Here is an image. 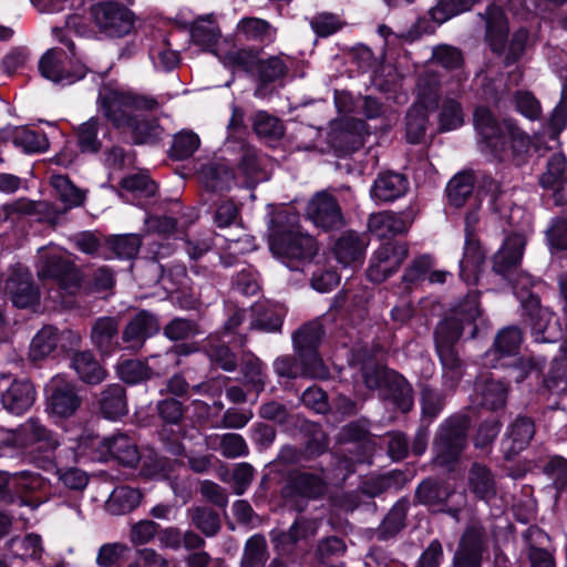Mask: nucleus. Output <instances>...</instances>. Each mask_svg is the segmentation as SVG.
I'll list each match as a JSON object with an SVG mask.
<instances>
[{
  "mask_svg": "<svg viewBox=\"0 0 567 567\" xmlns=\"http://www.w3.org/2000/svg\"><path fill=\"white\" fill-rule=\"evenodd\" d=\"M474 126L496 158L512 161L516 165L525 162L530 138L513 120L498 121L488 109L481 106L474 112Z\"/></svg>",
  "mask_w": 567,
  "mask_h": 567,
  "instance_id": "f257e3e1",
  "label": "nucleus"
},
{
  "mask_svg": "<svg viewBox=\"0 0 567 567\" xmlns=\"http://www.w3.org/2000/svg\"><path fill=\"white\" fill-rule=\"evenodd\" d=\"M97 102L103 115L120 130H125L133 124L137 115L135 112L153 111L158 106L157 100L152 96L109 85L100 90Z\"/></svg>",
  "mask_w": 567,
  "mask_h": 567,
  "instance_id": "f03ea898",
  "label": "nucleus"
},
{
  "mask_svg": "<svg viewBox=\"0 0 567 567\" xmlns=\"http://www.w3.org/2000/svg\"><path fill=\"white\" fill-rule=\"evenodd\" d=\"M78 449L81 454L92 453L93 457L103 461L113 458L127 467L136 466L141 458L135 437L124 432L105 437L92 434L81 436Z\"/></svg>",
  "mask_w": 567,
  "mask_h": 567,
  "instance_id": "7ed1b4c3",
  "label": "nucleus"
},
{
  "mask_svg": "<svg viewBox=\"0 0 567 567\" xmlns=\"http://www.w3.org/2000/svg\"><path fill=\"white\" fill-rule=\"evenodd\" d=\"M89 16L97 31L110 38H122L134 27L132 11L116 1H100L92 4Z\"/></svg>",
  "mask_w": 567,
  "mask_h": 567,
  "instance_id": "20e7f679",
  "label": "nucleus"
},
{
  "mask_svg": "<svg viewBox=\"0 0 567 567\" xmlns=\"http://www.w3.org/2000/svg\"><path fill=\"white\" fill-rule=\"evenodd\" d=\"M466 433L467 421L464 417H453L442 424L433 444L434 463L452 467L466 445Z\"/></svg>",
  "mask_w": 567,
  "mask_h": 567,
  "instance_id": "39448f33",
  "label": "nucleus"
},
{
  "mask_svg": "<svg viewBox=\"0 0 567 567\" xmlns=\"http://www.w3.org/2000/svg\"><path fill=\"white\" fill-rule=\"evenodd\" d=\"M269 245L275 255L287 260H310L318 250L315 238L300 231L298 226L289 229L276 227Z\"/></svg>",
  "mask_w": 567,
  "mask_h": 567,
  "instance_id": "423d86ee",
  "label": "nucleus"
},
{
  "mask_svg": "<svg viewBox=\"0 0 567 567\" xmlns=\"http://www.w3.org/2000/svg\"><path fill=\"white\" fill-rule=\"evenodd\" d=\"M38 275L55 280L69 293H74L82 280L80 270L70 256L58 251H44L40 255Z\"/></svg>",
  "mask_w": 567,
  "mask_h": 567,
  "instance_id": "0eeeda50",
  "label": "nucleus"
},
{
  "mask_svg": "<svg viewBox=\"0 0 567 567\" xmlns=\"http://www.w3.org/2000/svg\"><path fill=\"white\" fill-rule=\"evenodd\" d=\"M409 255L405 243L389 241L374 251L367 276L370 281L381 284L398 271Z\"/></svg>",
  "mask_w": 567,
  "mask_h": 567,
  "instance_id": "6e6552de",
  "label": "nucleus"
},
{
  "mask_svg": "<svg viewBox=\"0 0 567 567\" xmlns=\"http://www.w3.org/2000/svg\"><path fill=\"white\" fill-rule=\"evenodd\" d=\"M462 334V327L456 319H444L435 330V348L443 368L461 375L462 360L455 349V344Z\"/></svg>",
  "mask_w": 567,
  "mask_h": 567,
  "instance_id": "1a4fd4ad",
  "label": "nucleus"
},
{
  "mask_svg": "<svg viewBox=\"0 0 567 567\" xmlns=\"http://www.w3.org/2000/svg\"><path fill=\"white\" fill-rule=\"evenodd\" d=\"M327 491V482L323 474L296 471L289 474L286 484L281 488L285 499L319 498Z\"/></svg>",
  "mask_w": 567,
  "mask_h": 567,
  "instance_id": "9d476101",
  "label": "nucleus"
},
{
  "mask_svg": "<svg viewBox=\"0 0 567 567\" xmlns=\"http://www.w3.org/2000/svg\"><path fill=\"white\" fill-rule=\"evenodd\" d=\"M484 548V528L476 523L468 525L454 555L453 567H481Z\"/></svg>",
  "mask_w": 567,
  "mask_h": 567,
  "instance_id": "9b49d317",
  "label": "nucleus"
},
{
  "mask_svg": "<svg viewBox=\"0 0 567 567\" xmlns=\"http://www.w3.org/2000/svg\"><path fill=\"white\" fill-rule=\"evenodd\" d=\"M49 391L48 409L59 417L73 415L81 405L75 385L60 375L51 380Z\"/></svg>",
  "mask_w": 567,
  "mask_h": 567,
  "instance_id": "f8f14e48",
  "label": "nucleus"
},
{
  "mask_svg": "<svg viewBox=\"0 0 567 567\" xmlns=\"http://www.w3.org/2000/svg\"><path fill=\"white\" fill-rule=\"evenodd\" d=\"M307 216L317 227L324 230L339 228L343 225V217L337 199L324 192L318 193L309 202Z\"/></svg>",
  "mask_w": 567,
  "mask_h": 567,
  "instance_id": "ddd939ff",
  "label": "nucleus"
},
{
  "mask_svg": "<svg viewBox=\"0 0 567 567\" xmlns=\"http://www.w3.org/2000/svg\"><path fill=\"white\" fill-rule=\"evenodd\" d=\"M235 38L239 42L266 47L275 43L277 39V28L265 19L244 17L236 25Z\"/></svg>",
  "mask_w": 567,
  "mask_h": 567,
  "instance_id": "4468645a",
  "label": "nucleus"
},
{
  "mask_svg": "<svg viewBox=\"0 0 567 567\" xmlns=\"http://www.w3.org/2000/svg\"><path fill=\"white\" fill-rule=\"evenodd\" d=\"M526 240L520 234L506 237L504 244L494 255L493 270L503 277H508L520 265Z\"/></svg>",
  "mask_w": 567,
  "mask_h": 567,
  "instance_id": "2eb2a0df",
  "label": "nucleus"
},
{
  "mask_svg": "<svg viewBox=\"0 0 567 567\" xmlns=\"http://www.w3.org/2000/svg\"><path fill=\"white\" fill-rule=\"evenodd\" d=\"M468 492L480 501L491 502L497 496L498 486L495 474L482 463L474 462L466 476Z\"/></svg>",
  "mask_w": 567,
  "mask_h": 567,
  "instance_id": "dca6fc26",
  "label": "nucleus"
},
{
  "mask_svg": "<svg viewBox=\"0 0 567 567\" xmlns=\"http://www.w3.org/2000/svg\"><path fill=\"white\" fill-rule=\"evenodd\" d=\"M293 64L295 60L282 52L268 55L267 58H259L254 75L260 86L280 83L288 76Z\"/></svg>",
  "mask_w": 567,
  "mask_h": 567,
  "instance_id": "f3484780",
  "label": "nucleus"
},
{
  "mask_svg": "<svg viewBox=\"0 0 567 567\" xmlns=\"http://www.w3.org/2000/svg\"><path fill=\"white\" fill-rule=\"evenodd\" d=\"M369 239L355 231L343 233L334 243L333 254L343 266H360L364 259Z\"/></svg>",
  "mask_w": 567,
  "mask_h": 567,
  "instance_id": "a211bd4d",
  "label": "nucleus"
},
{
  "mask_svg": "<svg viewBox=\"0 0 567 567\" xmlns=\"http://www.w3.org/2000/svg\"><path fill=\"white\" fill-rule=\"evenodd\" d=\"M159 331V322L157 318L146 311L141 310L125 327L122 339L132 350H138L143 347L144 341Z\"/></svg>",
  "mask_w": 567,
  "mask_h": 567,
  "instance_id": "6ab92c4d",
  "label": "nucleus"
},
{
  "mask_svg": "<svg viewBox=\"0 0 567 567\" xmlns=\"http://www.w3.org/2000/svg\"><path fill=\"white\" fill-rule=\"evenodd\" d=\"M414 104L429 110H436L441 96V78L439 72L426 64L419 73L415 84Z\"/></svg>",
  "mask_w": 567,
  "mask_h": 567,
  "instance_id": "aec40b11",
  "label": "nucleus"
},
{
  "mask_svg": "<svg viewBox=\"0 0 567 567\" xmlns=\"http://www.w3.org/2000/svg\"><path fill=\"white\" fill-rule=\"evenodd\" d=\"M486 23V41L492 51L501 54L505 50L508 23L503 9L498 6H488L482 14Z\"/></svg>",
  "mask_w": 567,
  "mask_h": 567,
  "instance_id": "412c9836",
  "label": "nucleus"
},
{
  "mask_svg": "<svg viewBox=\"0 0 567 567\" xmlns=\"http://www.w3.org/2000/svg\"><path fill=\"white\" fill-rule=\"evenodd\" d=\"M34 400L35 390L28 380H14L1 395L3 408L8 412L17 415L28 411Z\"/></svg>",
  "mask_w": 567,
  "mask_h": 567,
  "instance_id": "4be33fe9",
  "label": "nucleus"
},
{
  "mask_svg": "<svg viewBox=\"0 0 567 567\" xmlns=\"http://www.w3.org/2000/svg\"><path fill=\"white\" fill-rule=\"evenodd\" d=\"M539 183L544 188L554 189L555 205L566 203L560 194V188L567 183V161L561 153H554L547 161L546 169L540 175Z\"/></svg>",
  "mask_w": 567,
  "mask_h": 567,
  "instance_id": "5701e85b",
  "label": "nucleus"
},
{
  "mask_svg": "<svg viewBox=\"0 0 567 567\" xmlns=\"http://www.w3.org/2000/svg\"><path fill=\"white\" fill-rule=\"evenodd\" d=\"M66 54L61 49H50L40 60L39 70L45 79L52 82H73L83 76V73L73 74L66 66Z\"/></svg>",
  "mask_w": 567,
  "mask_h": 567,
  "instance_id": "b1692460",
  "label": "nucleus"
},
{
  "mask_svg": "<svg viewBox=\"0 0 567 567\" xmlns=\"http://www.w3.org/2000/svg\"><path fill=\"white\" fill-rule=\"evenodd\" d=\"M6 290L10 293L13 305L18 308L32 306L39 297L38 289L32 282L28 271L13 272L6 282Z\"/></svg>",
  "mask_w": 567,
  "mask_h": 567,
  "instance_id": "393cba45",
  "label": "nucleus"
},
{
  "mask_svg": "<svg viewBox=\"0 0 567 567\" xmlns=\"http://www.w3.org/2000/svg\"><path fill=\"white\" fill-rule=\"evenodd\" d=\"M484 261L485 252L478 238H465L464 254L460 262V276L467 285L477 282Z\"/></svg>",
  "mask_w": 567,
  "mask_h": 567,
  "instance_id": "a878e982",
  "label": "nucleus"
},
{
  "mask_svg": "<svg viewBox=\"0 0 567 567\" xmlns=\"http://www.w3.org/2000/svg\"><path fill=\"white\" fill-rule=\"evenodd\" d=\"M120 329V321L114 317L99 318L91 330L92 343L100 350L101 353L110 355L117 348V336Z\"/></svg>",
  "mask_w": 567,
  "mask_h": 567,
  "instance_id": "bb28decb",
  "label": "nucleus"
},
{
  "mask_svg": "<svg viewBox=\"0 0 567 567\" xmlns=\"http://www.w3.org/2000/svg\"><path fill=\"white\" fill-rule=\"evenodd\" d=\"M408 181L404 175L386 172L379 175L372 188V197L380 202H392L405 194Z\"/></svg>",
  "mask_w": 567,
  "mask_h": 567,
  "instance_id": "cd10ccee",
  "label": "nucleus"
},
{
  "mask_svg": "<svg viewBox=\"0 0 567 567\" xmlns=\"http://www.w3.org/2000/svg\"><path fill=\"white\" fill-rule=\"evenodd\" d=\"M410 224L401 214L381 212L372 214L368 220V228L380 238L405 233Z\"/></svg>",
  "mask_w": 567,
  "mask_h": 567,
  "instance_id": "c85d7f7f",
  "label": "nucleus"
},
{
  "mask_svg": "<svg viewBox=\"0 0 567 567\" xmlns=\"http://www.w3.org/2000/svg\"><path fill=\"white\" fill-rule=\"evenodd\" d=\"M19 434L24 445L39 444V447L44 451H54L60 444L53 433L37 419H29L23 423Z\"/></svg>",
  "mask_w": 567,
  "mask_h": 567,
  "instance_id": "c756f323",
  "label": "nucleus"
},
{
  "mask_svg": "<svg viewBox=\"0 0 567 567\" xmlns=\"http://www.w3.org/2000/svg\"><path fill=\"white\" fill-rule=\"evenodd\" d=\"M480 404L492 411L503 409L507 401L509 392L508 383L499 380H486L476 384Z\"/></svg>",
  "mask_w": 567,
  "mask_h": 567,
  "instance_id": "7c9ffc66",
  "label": "nucleus"
},
{
  "mask_svg": "<svg viewBox=\"0 0 567 567\" xmlns=\"http://www.w3.org/2000/svg\"><path fill=\"white\" fill-rule=\"evenodd\" d=\"M190 37L196 45L210 51L219 41L221 31L217 21L212 16H207L198 18L193 22Z\"/></svg>",
  "mask_w": 567,
  "mask_h": 567,
  "instance_id": "2f4dec72",
  "label": "nucleus"
},
{
  "mask_svg": "<svg viewBox=\"0 0 567 567\" xmlns=\"http://www.w3.org/2000/svg\"><path fill=\"white\" fill-rule=\"evenodd\" d=\"M100 409L103 415L116 420L127 413L126 393L121 384L109 385L101 394Z\"/></svg>",
  "mask_w": 567,
  "mask_h": 567,
  "instance_id": "473e14b6",
  "label": "nucleus"
},
{
  "mask_svg": "<svg viewBox=\"0 0 567 567\" xmlns=\"http://www.w3.org/2000/svg\"><path fill=\"white\" fill-rule=\"evenodd\" d=\"M72 367L83 382L89 384H99L106 372L90 351H82L74 354Z\"/></svg>",
  "mask_w": 567,
  "mask_h": 567,
  "instance_id": "72a5a7b5",
  "label": "nucleus"
},
{
  "mask_svg": "<svg viewBox=\"0 0 567 567\" xmlns=\"http://www.w3.org/2000/svg\"><path fill=\"white\" fill-rule=\"evenodd\" d=\"M385 388L394 404L403 412L413 406V391L410 383L398 372L390 371L385 374Z\"/></svg>",
  "mask_w": 567,
  "mask_h": 567,
  "instance_id": "f704fd0d",
  "label": "nucleus"
},
{
  "mask_svg": "<svg viewBox=\"0 0 567 567\" xmlns=\"http://www.w3.org/2000/svg\"><path fill=\"white\" fill-rule=\"evenodd\" d=\"M523 307L530 319L532 329L542 334L543 341H550L553 336L548 332V329L554 315L548 309L543 308L539 299L533 295L524 301Z\"/></svg>",
  "mask_w": 567,
  "mask_h": 567,
  "instance_id": "c9c22d12",
  "label": "nucleus"
},
{
  "mask_svg": "<svg viewBox=\"0 0 567 567\" xmlns=\"http://www.w3.org/2000/svg\"><path fill=\"white\" fill-rule=\"evenodd\" d=\"M522 339V332L516 327H507L501 330L495 337L493 350L488 351L485 355L486 363H493L494 360L489 359L492 355L501 358L516 354Z\"/></svg>",
  "mask_w": 567,
  "mask_h": 567,
  "instance_id": "e433bc0d",
  "label": "nucleus"
},
{
  "mask_svg": "<svg viewBox=\"0 0 567 567\" xmlns=\"http://www.w3.org/2000/svg\"><path fill=\"white\" fill-rule=\"evenodd\" d=\"M528 543V559L529 567H556L554 555L540 547H537L533 542H539L547 538V535L538 527L530 526L524 534Z\"/></svg>",
  "mask_w": 567,
  "mask_h": 567,
  "instance_id": "4c0bfd02",
  "label": "nucleus"
},
{
  "mask_svg": "<svg viewBox=\"0 0 567 567\" xmlns=\"http://www.w3.org/2000/svg\"><path fill=\"white\" fill-rule=\"evenodd\" d=\"M50 185L66 208L80 206L85 199V193L76 187L66 175L52 174Z\"/></svg>",
  "mask_w": 567,
  "mask_h": 567,
  "instance_id": "58836bf2",
  "label": "nucleus"
},
{
  "mask_svg": "<svg viewBox=\"0 0 567 567\" xmlns=\"http://www.w3.org/2000/svg\"><path fill=\"white\" fill-rule=\"evenodd\" d=\"M142 499V493L130 486L116 487L107 503V509L114 515H122L136 508Z\"/></svg>",
  "mask_w": 567,
  "mask_h": 567,
  "instance_id": "ea45409f",
  "label": "nucleus"
},
{
  "mask_svg": "<svg viewBox=\"0 0 567 567\" xmlns=\"http://www.w3.org/2000/svg\"><path fill=\"white\" fill-rule=\"evenodd\" d=\"M12 142L28 154L42 153L49 148V141L44 133L25 126L17 127L13 131Z\"/></svg>",
  "mask_w": 567,
  "mask_h": 567,
  "instance_id": "a19ab883",
  "label": "nucleus"
},
{
  "mask_svg": "<svg viewBox=\"0 0 567 567\" xmlns=\"http://www.w3.org/2000/svg\"><path fill=\"white\" fill-rule=\"evenodd\" d=\"M251 329L262 332H277L281 329L282 317L275 308L265 303H256L251 308Z\"/></svg>",
  "mask_w": 567,
  "mask_h": 567,
  "instance_id": "79ce46f5",
  "label": "nucleus"
},
{
  "mask_svg": "<svg viewBox=\"0 0 567 567\" xmlns=\"http://www.w3.org/2000/svg\"><path fill=\"white\" fill-rule=\"evenodd\" d=\"M318 529L315 520L298 518L291 525L288 532L279 533L274 542L278 547L286 549L287 546H292L299 540L306 539L316 535Z\"/></svg>",
  "mask_w": 567,
  "mask_h": 567,
  "instance_id": "37998d69",
  "label": "nucleus"
},
{
  "mask_svg": "<svg viewBox=\"0 0 567 567\" xmlns=\"http://www.w3.org/2000/svg\"><path fill=\"white\" fill-rule=\"evenodd\" d=\"M252 130L260 137L277 141L285 134L284 122L266 111H258L252 117Z\"/></svg>",
  "mask_w": 567,
  "mask_h": 567,
  "instance_id": "c03bdc74",
  "label": "nucleus"
},
{
  "mask_svg": "<svg viewBox=\"0 0 567 567\" xmlns=\"http://www.w3.org/2000/svg\"><path fill=\"white\" fill-rule=\"evenodd\" d=\"M450 496L451 491L446 485L430 478L423 481L415 492L417 502L430 507L445 504Z\"/></svg>",
  "mask_w": 567,
  "mask_h": 567,
  "instance_id": "a18cd8bd",
  "label": "nucleus"
},
{
  "mask_svg": "<svg viewBox=\"0 0 567 567\" xmlns=\"http://www.w3.org/2000/svg\"><path fill=\"white\" fill-rule=\"evenodd\" d=\"M124 131L131 132L135 144H152L159 138L162 133V128L156 120L141 115H136L133 124L126 126Z\"/></svg>",
  "mask_w": 567,
  "mask_h": 567,
  "instance_id": "49530a36",
  "label": "nucleus"
},
{
  "mask_svg": "<svg viewBox=\"0 0 567 567\" xmlns=\"http://www.w3.org/2000/svg\"><path fill=\"white\" fill-rule=\"evenodd\" d=\"M474 187V175L470 172H463L455 175L447 184V197L450 203L455 207L464 205L466 199L472 195Z\"/></svg>",
  "mask_w": 567,
  "mask_h": 567,
  "instance_id": "de8ad7c7",
  "label": "nucleus"
},
{
  "mask_svg": "<svg viewBox=\"0 0 567 567\" xmlns=\"http://www.w3.org/2000/svg\"><path fill=\"white\" fill-rule=\"evenodd\" d=\"M464 123V112L461 103L453 97H445L439 113V128L442 132L453 131Z\"/></svg>",
  "mask_w": 567,
  "mask_h": 567,
  "instance_id": "09e8293b",
  "label": "nucleus"
},
{
  "mask_svg": "<svg viewBox=\"0 0 567 567\" xmlns=\"http://www.w3.org/2000/svg\"><path fill=\"white\" fill-rule=\"evenodd\" d=\"M258 59L259 56L257 51L241 48L226 52L223 55L221 61L229 69L240 70L254 75Z\"/></svg>",
  "mask_w": 567,
  "mask_h": 567,
  "instance_id": "8fccbe9b",
  "label": "nucleus"
},
{
  "mask_svg": "<svg viewBox=\"0 0 567 567\" xmlns=\"http://www.w3.org/2000/svg\"><path fill=\"white\" fill-rule=\"evenodd\" d=\"M432 110L413 104L406 113V138L410 143H419L426 131L429 112Z\"/></svg>",
  "mask_w": 567,
  "mask_h": 567,
  "instance_id": "3c124183",
  "label": "nucleus"
},
{
  "mask_svg": "<svg viewBox=\"0 0 567 567\" xmlns=\"http://www.w3.org/2000/svg\"><path fill=\"white\" fill-rule=\"evenodd\" d=\"M535 434V425L532 419L518 416L509 426L508 439L512 441L511 450L517 453L525 449Z\"/></svg>",
  "mask_w": 567,
  "mask_h": 567,
  "instance_id": "603ef678",
  "label": "nucleus"
},
{
  "mask_svg": "<svg viewBox=\"0 0 567 567\" xmlns=\"http://www.w3.org/2000/svg\"><path fill=\"white\" fill-rule=\"evenodd\" d=\"M58 330L48 326L42 328L33 338L30 347V358L39 361L48 357L56 347Z\"/></svg>",
  "mask_w": 567,
  "mask_h": 567,
  "instance_id": "864d4df0",
  "label": "nucleus"
},
{
  "mask_svg": "<svg viewBox=\"0 0 567 567\" xmlns=\"http://www.w3.org/2000/svg\"><path fill=\"white\" fill-rule=\"evenodd\" d=\"M268 558L267 542L262 535L251 536L244 549L241 567H265Z\"/></svg>",
  "mask_w": 567,
  "mask_h": 567,
  "instance_id": "5fc2aeb1",
  "label": "nucleus"
},
{
  "mask_svg": "<svg viewBox=\"0 0 567 567\" xmlns=\"http://www.w3.org/2000/svg\"><path fill=\"white\" fill-rule=\"evenodd\" d=\"M99 128L100 121L96 117H91L78 127L76 141L83 153H96L101 150L102 143L97 136Z\"/></svg>",
  "mask_w": 567,
  "mask_h": 567,
  "instance_id": "6e6d98bb",
  "label": "nucleus"
},
{
  "mask_svg": "<svg viewBox=\"0 0 567 567\" xmlns=\"http://www.w3.org/2000/svg\"><path fill=\"white\" fill-rule=\"evenodd\" d=\"M192 524L207 537L215 536L220 529L219 515L206 507H193L188 509Z\"/></svg>",
  "mask_w": 567,
  "mask_h": 567,
  "instance_id": "4d7b16f0",
  "label": "nucleus"
},
{
  "mask_svg": "<svg viewBox=\"0 0 567 567\" xmlns=\"http://www.w3.org/2000/svg\"><path fill=\"white\" fill-rule=\"evenodd\" d=\"M37 204L27 198H19L12 203L4 204L0 207V221L18 223L24 216H31L39 212Z\"/></svg>",
  "mask_w": 567,
  "mask_h": 567,
  "instance_id": "13d9d810",
  "label": "nucleus"
},
{
  "mask_svg": "<svg viewBox=\"0 0 567 567\" xmlns=\"http://www.w3.org/2000/svg\"><path fill=\"white\" fill-rule=\"evenodd\" d=\"M437 64L447 71H454L462 68L464 63L462 52L447 44L437 45L433 49L431 60L427 64L432 68V64Z\"/></svg>",
  "mask_w": 567,
  "mask_h": 567,
  "instance_id": "bf43d9fd",
  "label": "nucleus"
},
{
  "mask_svg": "<svg viewBox=\"0 0 567 567\" xmlns=\"http://www.w3.org/2000/svg\"><path fill=\"white\" fill-rule=\"evenodd\" d=\"M408 478L403 472L393 471L385 475L369 480L364 484V492L370 496H377L391 488H401Z\"/></svg>",
  "mask_w": 567,
  "mask_h": 567,
  "instance_id": "052dcab7",
  "label": "nucleus"
},
{
  "mask_svg": "<svg viewBox=\"0 0 567 567\" xmlns=\"http://www.w3.org/2000/svg\"><path fill=\"white\" fill-rule=\"evenodd\" d=\"M545 386L555 393L567 392V355L556 358L545 378Z\"/></svg>",
  "mask_w": 567,
  "mask_h": 567,
  "instance_id": "680f3d73",
  "label": "nucleus"
},
{
  "mask_svg": "<svg viewBox=\"0 0 567 567\" xmlns=\"http://www.w3.org/2000/svg\"><path fill=\"white\" fill-rule=\"evenodd\" d=\"M120 378L130 384L148 380L153 372L151 368L140 360H125L117 364Z\"/></svg>",
  "mask_w": 567,
  "mask_h": 567,
  "instance_id": "e2e57ef3",
  "label": "nucleus"
},
{
  "mask_svg": "<svg viewBox=\"0 0 567 567\" xmlns=\"http://www.w3.org/2000/svg\"><path fill=\"white\" fill-rule=\"evenodd\" d=\"M14 493L21 497L42 491L47 486L45 480L38 473L21 472L11 476Z\"/></svg>",
  "mask_w": 567,
  "mask_h": 567,
  "instance_id": "0e129e2a",
  "label": "nucleus"
},
{
  "mask_svg": "<svg viewBox=\"0 0 567 567\" xmlns=\"http://www.w3.org/2000/svg\"><path fill=\"white\" fill-rule=\"evenodd\" d=\"M322 334V327L319 323L310 322L293 334V341L299 352L312 351L317 350Z\"/></svg>",
  "mask_w": 567,
  "mask_h": 567,
  "instance_id": "69168bd1",
  "label": "nucleus"
},
{
  "mask_svg": "<svg viewBox=\"0 0 567 567\" xmlns=\"http://www.w3.org/2000/svg\"><path fill=\"white\" fill-rule=\"evenodd\" d=\"M477 0H439L432 9L433 19L443 22L470 10Z\"/></svg>",
  "mask_w": 567,
  "mask_h": 567,
  "instance_id": "338daca9",
  "label": "nucleus"
},
{
  "mask_svg": "<svg viewBox=\"0 0 567 567\" xmlns=\"http://www.w3.org/2000/svg\"><path fill=\"white\" fill-rule=\"evenodd\" d=\"M544 472L553 481L554 487L559 494L567 488V458L559 455L549 457Z\"/></svg>",
  "mask_w": 567,
  "mask_h": 567,
  "instance_id": "774afa93",
  "label": "nucleus"
}]
</instances>
